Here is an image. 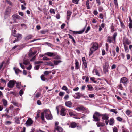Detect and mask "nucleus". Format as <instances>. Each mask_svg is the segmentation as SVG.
<instances>
[{
  "label": "nucleus",
  "mask_w": 132,
  "mask_h": 132,
  "mask_svg": "<svg viewBox=\"0 0 132 132\" xmlns=\"http://www.w3.org/2000/svg\"><path fill=\"white\" fill-rule=\"evenodd\" d=\"M72 13L69 11H68L67 12V18L68 20H69L70 15Z\"/></svg>",
  "instance_id": "nucleus-15"
},
{
  "label": "nucleus",
  "mask_w": 132,
  "mask_h": 132,
  "mask_svg": "<svg viewBox=\"0 0 132 132\" xmlns=\"http://www.w3.org/2000/svg\"><path fill=\"white\" fill-rule=\"evenodd\" d=\"M19 14L21 16L23 15L24 14L23 12H18Z\"/></svg>",
  "instance_id": "nucleus-60"
},
{
  "label": "nucleus",
  "mask_w": 132,
  "mask_h": 132,
  "mask_svg": "<svg viewBox=\"0 0 132 132\" xmlns=\"http://www.w3.org/2000/svg\"><path fill=\"white\" fill-rule=\"evenodd\" d=\"M16 87L17 88H20L21 86V84L19 82H17L16 83Z\"/></svg>",
  "instance_id": "nucleus-33"
},
{
  "label": "nucleus",
  "mask_w": 132,
  "mask_h": 132,
  "mask_svg": "<svg viewBox=\"0 0 132 132\" xmlns=\"http://www.w3.org/2000/svg\"><path fill=\"white\" fill-rule=\"evenodd\" d=\"M33 36L32 35H29L27 36L25 38V39L26 40H28L30 39H31L33 37Z\"/></svg>",
  "instance_id": "nucleus-19"
},
{
  "label": "nucleus",
  "mask_w": 132,
  "mask_h": 132,
  "mask_svg": "<svg viewBox=\"0 0 132 132\" xmlns=\"http://www.w3.org/2000/svg\"><path fill=\"white\" fill-rule=\"evenodd\" d=\"M96 3L98 4V5H100L101 4V2L100 0H96Z\"/></svg>",
  "instance_id": "nucleus-57"
},
{
  "label": "nucleus",
  "mask_w": 132,
  "mask_h": 132,
  "mask_svg": "<svg viewBox=\"0 0 132 132\" xmlns=\"http://www.w3.org/2000/svg\"><path fill=\"white\" fill-rule=\"evenodd\" d=\"M55 129L59 132H62L63 131V129L62 128L59 126H57L55 128Z\"/></svg>",
  "instance_id": "nucleus-18"
},
{
  "label": "nucleus",
  "mask_w": 132,
  "mask_h": 132,
  "mask_svg": "<svg viewBox=\"0 0 132 132\" xmlns=\"http://www.w3.org/2000/svg\"><path fill=\"white\" fill-rule=\"evenodd\" d=\"M13 36L17 38V39L20 40L22 38V36L21 34H20L18 33L16 35H13Z\"/></svg>",
  "instance_id": "nucleus-12"
},
{
  "label": "nucleus",
  "mask_w": 132,
  "mask_h": 132,
  "mask_svg": "<svg viewBox=\"0 0 132 132\" xmlns=\"http://www.w3.org/2000/svg\"><path fill=\"white\" fill-rule=\"evenodd\" d=\"M11 10V9L9 7H7L6 8V9L5 12L6 13H8Z\"/></svg>",
  "instance_id": "nucleus-45"
},
{
  "label": "nucleus",
  "mask_w": 132,
  "mask_h": 132,
  "mask_svg": "<svg viewBox=\"0 0 132 132\" xmlns=\"http://www.w3.org/2000/svg\"><path fill=\"white\" fill-rule=\"evenodd\" d=\"M108 62H106L105 63L104 65V66L103 67L108 68Z\"/></svg>",
  "instance_id": "nucleus-32"
},
{
  "label": "nucleus",
  "mask_w": 132,
  "mask_h": 132,
  "mask_svg": "<svg viewBox=\"0 0 132 132\" xmlns=\"http://www.w3.org/2000/svg\"><path fill=\"white\" fill-rule=\"evenodd\" d=\"M50 12L51 13H53L54 14H55L54 10L53 9H50Z\"/></svg>",
  "instance_id": "nucleus-41"
},
{
  "label": "nucleus",
  "mask_w": 132,
  "mask_h": 132,
  "mask_svg": "<svg viewBox=\"0 0 132 132\" xmlns=\"http://www.w3.org/2000/svg\"><path fill=\"white\" fill-rule=\"evenodd\" d=\"M13 69L16 74H18L20 71V70L16 68L15 67Z\"/></svg>",
  "instance_id": "nucleus-25"
},
{
  "label": "nucleus",
  "mask_w": 132,
  "mask_h": 132,
  "mask_svg": "<svg viewBox=\"0 0 132 132\" xmlns=\"http://www.w3.org/2000/svg\"><path fill=\"white\" fill-rule=\"evenodd\" d=\"M128 79L125 77H123L121 78L120 80V83H122L124 84H126L128 83Z\"/></svg>",
  "instance_id": "nucleus-6"
},
{
  "label": "nucleus",
  "mask_w": 132,
  "mask_h": 132,
  "mask_svg": "<svg viewBox=\"0 0 132 132\" xmlns=\"http://www.w3.org/2000/svg\"><path fill=\"white\" fill-rule=\"evenodd\" d=\"M47 64L49 65H50V66H53L54 65L51 62H47Z\"/></svg>",
  "instance_id": "nucleus-53"
},
{
  "label": "nucleus",
  "mask_w": 132,
  "mask_h": 132,
  "mask_svg": "<svg viewBox=\"0 0 132 132\" xmlns=\"http://www.w3.org/2000/svg\"><path fill=\"white\" fill-rule=\"evenodd\" d=\"M114 3L116 5V7H118V4L117 3V0H114Z\"/></svg>",
  "instance_id": "nucleus-44"
},
{
  "label": "nucleus",
  "mask_w": 132,
  "mask_h": 132,
  "mask_svg": "<svg viewBox=\"0 0 132 132\" xmlns=\"http://www.w3.org/2000/svg\"><path fill=\"white\" fill-rule=\"evenodd\" d=\"M87 87L88 88V90H93V87L90 85H87Z\"/></svg>",
  "instance_id": "nucleus-35"
},
{
  "label": "nucleus",
  "mask_w": 132,
  "mask_h": 132,
  "mask_svg": "<svg viewBox=\"0 0 132 132\" xmlns=\"http://www.w3.org/2000/svg\"><path fill=\"white\" fill-rule=\"evenodd\" d=\"M66 109L64 108H61L60 111V115L62 116H65L66 114Z\"/></svg>",
  "instance_id": "nucleus-11"
},
{
  "label": "nucleus",
  "mask_w": 132,
  "mask_h": 132,
  "mask_svg": "<svg viewBox=\"0 0 132 132\" xmlns=\"http://www.w3.org/2000/svg\"><path fill=\"white\" fill-rule=\"evenodd\" d=\"M113 132H118V130L117 128L115 127L113 129Z\"/></svg>",
  "instance_id": "nucleus-51"
},
{
  "label": "nucleus",
  "mask_w": 132,
  "mask_h": 132,
  "mask_svg": "<svg viewBox=\"0 0 132 132\" xmlns=\"http://www.w3.org/2000/svg\"><path fill=\"white\" fill-rule=\"evenodd\" d=\"M103 71L105 73H106L108 71V68L103 67Z\"/></svg>",
  "instance_id": "nucleus-40"
},
{
  "label": "nucleus",
  "mask_w": 132,
  "mask_h": 132,
  "mask_svg": "<svg viewBox=\"0 0 132 132\" xmlns=\"http://www.w3.org/2000/svg\"><path fill=\"white\" fill-rule=\"evenodd\" d=\"M117 87L118 89H120L122 90H124V88L123 87L121 83H120V84L119 85H118V86H117Z\"/></svg>",
  "instance_id": "nucleus-20"
},
{
  "label": "nucleus",
  "mask_w": 132,
  "mask_h": 132,
  "mask_svg": "<svg viewBox=\"0 0 132 132\" xmlns=\"http://www.w3.org/2000/svg\"><path fill=\"white\" fill-rule=\"evenodd\" d=\"M90 27L89 26H88L87 28V29L85 31V32L87 33L90 30Z\"/></svg>",
  "instance_id": "nucleus-54"
},
{
  "label": "nucleus",
  "mask_w": 132,
  "mask_h": 132,
  "mask_svg": "<svg viewBox=\"0 0 132 132\" xmlns=\"http://www.w3.org/2000/svg\"><path fill=\"white\" fill-rule=\"evenodd\" d=\"M23 94V92L22 89L20 90L19 92V94L20 96H22V94Z\"/></svg>",
  "instance_id": "nucleus-61"
},
{
  "label": "nucleus",
  "mask_w": 132,
  "mask_h": 132,
  "mask_svg": "<svg viewBox=\"0 0 132 132\" xmlns=\"http://www.w3.org/2000/svg\"><path fill=\"white\" fill-rule=\"evenodd\" d=\"M89 0H87L86 2V5L87 6V8L88 9H90V6H89Z\"/></svg>",
  "instance_id": "nucleus-28"
},
{
  "label": "nucleus",
  "mask_w": 132,
  "mask_h": 132,
  "mask_svg": "<svg viewBox=\"0 0 132 132\" xmlns=\"http://www.w3.org/2000/svg\"><path fill=\"white\" fill-rule=\"evenodd\" d=\"M41 80L43 81H45V78L44 77V75H41Z\"/></svg>",
  "instance_id": "nucleus-36"
},
{
  "label": "nucleus",
  "mask_w": 132,
  "mask_h": 132,
  "mask_svg": "<svg viewBox=\"0 0 132 132\" xmlns=\"http://www.w3.org/2000/svg\"><path fill=\"white\" fill-rule=\"evenodd\" d=\"M37 104L39 105H40L41 104V101L39 100H38L37 101Z\"/></svg>",
  "instance_id": "nucleus-63"
},
{
  "label": "nucleus",
  "mask_w": 132,
  "mask_h": 132,
  "mask_svg": "<svg viewBox=\"0 0 132 132\" xmlns=\"http://www.w3.org/2000/svg\"><path fill=\"white\" fill-rule=\"evenodd\" d=\"M117 35V32H115L113 35V38L114 40L115 39L116 36Z\"/></svg>",
  "instance_id": "nucleus-52"
},
{
  "label": "nucleus",
  "mask_w": 132,
  "mask_h": 132,
  "mask_svg": "<svg viewBox=\"0 0 132 132\" xmlns=\"http://www.w3.org/2000/svg\"><path fill=\"white\" fill-rule=\"evenodd\" d=\"M75 94L77 95L75 97L73 96L75 99H79L81 97L83 96V94L80 92L76 93Z\"/></svg>",
  "instance_id": "nucleus-10"
},
{
  "label": "nucleus",
  "mask_w": 132,
  "mask_h": 132,
  "mask_svg": "<svg viewBox=\"0 0 132 132\" xmlns=\"http://www.w3.org/2000/svg\"><path fill=\"white\" fill-rule=\"evenodd\" d=\"M13 107L12 105H10V106L8 108H7V109H8L9 111L12 110L13 109Z\"/></svg>",
  "instance_id": "nucleus-49"
},
{
  "label": "nucleus",
  "mask_w": 132,
  "mask_h": 132,
  "mask_svg": "<svg viewBox=\"0 0 132 132\" xmlns=\"http://www.w3.org/2000/svg\"><path fill=\"white\" fill-rule=\"evenodd\" d=\"M131 113L130 111L129 110H127L126 112V114L127 115H129Z\"/></svg>",
  "instance_id": "nucleus-46"
},
{
  "label": "nucleus",
  "mask_w": 132,
  "mask_h": 132,
  "mask_svg": "<svg viewBox=\"0 0 132 132\" xmlns=\"http://www.w3.org/2000/svg\"><path fill=\"white\" fill-rule=\"evenodd\" d=\"M110 111L111 112H113L114 113H115V114H117V111H116V110H115V109H111L110 110Z\"/></svg>",
  "instance_id": "nucleus-42"
},
{
  "label": "nucleus",
  "mask_w": 132,
  "mask_h": 132,
  "mask_svg": "<svg viewBox=\"0 0 132 132\" xmlns=\"http://www.w3.org/2000/svg\"><path fill=\"white\" fill-rule=\"evenodd\" d=\"M41 95V94L40 93H37L35 94V97L36 98H38L40 97V96Z\"/></svg>",
  "instance_id": "nucleus-34"
},
{
  "label": "nucleus",
  "mask_w": 132,
  "mask_h": 132,
  "mask_svg": "<svg viewBox=\"0 0 132 132\" xmlns=\"http://www.w3.org/2000/svg\"><path fill=\"white\" fill-rule=\"evenodd\" d=\"M111 32H113V31H115L114 29L113 24V23L111 24Z\"/></svg>",
  "instance_id": "nucleus-29"
},
{
  "label": "nucleus",
  "mask_w": 132,
  "mask_h": 132,
  "mask_svg": "<svg viewBox=\"0 0 132 132\" xmlns=\"http://www.w3.org/2000/svg\"><path fill=\"white\" fill-rule=\"evenodd\" d=\"M79 1V0H72V2L74 3L77 4Z\"/></svg>",
  "instance_id": "nucleus-47"
},
{
  "label": "nucleus",
  "mask_w": 132,
  "mask_h": 132,
  "mask_svg": "<svg viewBox=\"0 0 132 132\" xmlns=\"http://www.w3.org/2000/svg\"><path fill=\"white\" fill-rule=\"evenodd\" d=\"M44 55H47L50 57L54 56L55 55L54 53L51 52H48L45 53L44 54Z\"/></svg>",
  "instance_id": "nucleus-9"
},
{
  "label": "nucleus",
  "mask_w": 132,
  "mask_h": 132,
  "mask_svg": "<svg viewBox=\"0 0 132 132\" xmlns=\"http://www.w3.org/2000/svg\"><path fill=\"white\" fill-rule=\"evenodd\" d=\"M114 122V120L113 119H110L109 122V125H112Z\"/></svg>",
  "instance_id": "nucleus-30"
},
{
  "label": "nucleus",
  "mask_w": 132,
  "mask_h": 132,
  "mask_svg": "<svg viewBox=\"0 0 132 132\" xmlns=\"http://www.w3.org/2000/svg\"><path fill=\"white\" fill-rule=\"evenodd\" d=\"M50 73L51 72H50L49 71H46L44 72V74L46 75H47Z\"/></svg>",
  "instance_id": "nucleus-50"
},
{
  "label": "nucleus",
  "mask_w": 132,
  "mask_h": 132,
  "mask_svg": "<svg viewBox=\"0 0 132 132\" xmlns=\"http://www.w3.org/2000/svg\"><path fill=\"white\" fill-rule=\"evenodd\" d=\"M98 44L96 42L94 43L92 47L90 49L89 54V56H90L95 51L97 50L98 49Z\"/></svg>",
  "instance_id": "nucleus-2"
},
{
  "label": "nucleus",
  "mask_w": 132,
  "mask_h": 132,
  "mask_svg": "<svg viewBox=\"0 0 132 132\" xmlns=\"http://www.w3.org/2000/svg\"><path fill=\"white\" fill-rule=\"evenodd\" d=\"M80 108L81 110L84 111L87 113H88V110L87 109L82 106H80Z\"/></svg>",
  "instance_id": "nucleus-16"
},
{
  "label": "nucleus",
  "mask_w": 132,
  "mask_h": 132,
  "mask_svg": "<svg viewBox=\"0 0 132 132\" xmlns=\"http://www.w3.org/2000/svg\"><path fill=\"white\" fill-rule=\"evenodd\" d=\"M2 101L4 106L5 107H6L7 105V101L4 99H3Z\"/></svg>",
  "instance_id": "nucleus-17"
},
{
  "label": "nucleus",
  "mask_w": 132,
  "mask_h": 132,
  "mask_svg": "<svg viewBox=\"0 0 132 132\" xmlns=\"http://www.w3.org/2000/svg\"><path fill=\"white\" fill-rule=\"evenodd\" d=\"M124 49L126 53H128L129 51V50L128 47L126 45H124Z\"/></svg>",
  "instance_id": "nucleus-26"
},
{
  "label": "nucleus",
  "mask_w": 132,
  "mask_h": 132,
  "mask_svg": "<svg viewBox=\"0 0 132 132\" xmlns=\"http://www.w3.org/2000/svg\"><path fill=\"white\" fill-rule=\"evenodd\" d=\"M77 124L73 122L71 124L70 127L72 128H75L77 126Z\"/></svg>",
  "instance_id": "nucleus-24"
},
{
  "label": "nucleus",
  "mask_w": 132,
  "mask_h": 132,
  "mask_svg": "<svg viewBox=\"0 0 132 132\" xmlns=\"http://www.w3.org/2000/svg\"><path fill=\"white\" fill-rule=\"evenodd\" d=\"M44 116L46 119L48 120L51 119L52 118L51 112L49 109H46L44 111V112L41 113V117L43 121H44Z\"/></svg>",
  "instance_id": "nucleus-1"
},
{
  "label": "nucleus",
  "mask_w": 132,
  "mask_h": 132,
  "mask_svg": "<svg viewBox=\"0 0 132 132\" xmlns=\"http://www.w3.org/2000/svg\"><path fill=\"white\" fill-rule=\"evenodd\" d=\"M117 119L118 121H121L122 120V119L120 117H117Z\"/></svg>",
  "instance_id": "nucleus-59"
},
{
  "label": "nucleus",
  "mask_w": 132,
  "mask_h": 132,
  "mask_svg": "<svg viewBox=\"0 0 132 132\" xmlns=\"http://www.w3.org/2000/svg\"><path fill=\"white\" fill-rule=\"evenodd\" d=\"M75 68L77 69H79V63L78 61L77 60L75 61Z\"/></svg>",
  "instance_id": "nucleus-22"
},
{
  "label": "nucleus",
  "mask_w": 132,
  "mask_h": 132,
  "mask_svg": "<svg viewBox=\"0 0 132 132\" xmlns=\"http://www.w3.org/2000/svg\"><path fill=\"white\" fill-rule=\"evenodd\" d=\"M103 15L102 13H101L99 15L100 18L101 19H102L103 17Z\"/></svg>",
  "instance_id": "nucleus-64"
},
{
  "label": "nucleus",
  "mask_w": 132,
  "mask_h": 132,
  "mask_svg": "<svg viewBox=\"0 0 132 132\" xmlns=\"http://www.w3.org/2000/svg\"><path fill=\"white\" fill-rule=\"evenodd\" d=\"M90 80L95 83H96L97 82V81L95 80V78L94 77H91L90 78Z\"/></svg>",
  "instance_id": "nucleus-38"
},
{
  "label": "nucleus",
  "mask_w": 132,
  "mask_h": 132,
  "mask_svg": "<svg viewBox=\"0 0 132 132\" xmlns=\"http://www.w3.org/2000/svg\"><path fill=\"white\" fill-rule=\"evenodd\" d=\"M72 103L70 101H67L65 102L66 106L70 108L72 107Z\"/></svg>",
  "instance_id": "nucleus-13"
},
{
  "label": "nucleus",
  "mask_w": 132,
  "mask_h": 132,
  "mask_svg": "<svg viewBox=\"0 0 132 132\" xmlns=\"http://www.w3.org/2000/svg\"><path fill=\"white\" fill-rule=\"evenodd\" d=\"M29 63V61L27 60H25L23 61V63L26 65L28 64Z\"/></svg>",
  "instance_id": "nucleus-48"
},
{
  "label": "nucleus",
  "mask_w": 132,
  "mask_h": 132,
  "mask_svg": "<svg viewBox=\"0 0 132 132\" xmlns=\"http://www.w3.org/2000/svg\"><path fill=\"white\" fill-rule=\"evenodd\" d=\"M64 94L65 93L64 92H61L59 93V95L60 96L62 97L63 96Z\"/></svg>",
  "instance_id": "nucleus-37"
},
{
  "label": "nucleus",
  "mask_w": 132,
  "mask_h": 132,
  "mask_svg": "<svg viewBox=\"0 0 132 132\" xmlns=\"http://www.w3.org/2000/svg\"><path fill=\"white\" fill-rule=\"evenodd\" d=\"M43 60H47L49 61L51 60V59L48 58L47 57L44 56L43 57L42 59Z\"/></svg>",
  "instance_id": "nucleus-31"
},
{
  "label": "nucleus",
  "mask_w": 132,
  "mask_h": 132,
  "mask_svg": "<svg viewBox=\"0 0 132 132\" xmlns=\"http://www.w3.org/2000/svg\"><path fill=\"white\" fill-rule=\"evenodd\" d=\"M129 27L131 29L132 28V22L129 23Z\"/></svg>",
  "instance_id": "nucleus-62"
},
{
  "label": "nucleus",
  "mask_w": 132,
  "mask_h": 132,
  "mask_svg": "<svg viewBox=\"0 0 132 132\" xmlns=\"http://www.w3.org/2000/svg\"><path fill=\"white\" fill-rule=\"evenodd\" d=\"M33 121L31 118H29L26 122L25 124L27 126H31L33 123Z\"/></svg>",
  "instance_id": "nucleus-7"
},
{
  "label": "nucleus",
  "mask_w": 132,
  "mask_h": 132,
  "mask_svg": "<svg viewBox=\"0 0 132 132\" xmlns=\"http://www.w3.org/2000/svg\"><path fill=\"white\" fill-rule=\"evenodd\" d=\"M93 73H95V74L97 75L98 76H100V75L99 73V72L98 70L96 69H93Z\"/></svg>",
  "instance_id": "nucleus-14"
},
{
  "label": "nucleus",
  "mask_w": 132,
  "mask_h": 132,
  "mask_svg": "<svg viewBox=\"0 0 132 132\" xmlns=\"http://www.w3.org/2000/svg\"><path fill=\"white\" fill-rule=\"evenodd\" d=\"M101 116V115L99 112H95L93 116V118L94 119L93 120L95 121H99L100 119L98 117Z\"/></svg>",
  "instance_id": "nucleus-3"
},
{
  "label": "nucleus",
  "mask_w": 132,
  "mask_h": 132,
  "mask_svg": "<svg viewBox=\"0 0 132 132\" xmlns=\"http://www.w3.org/2000/svg\"><path fill=\"white\" fill-rule=\"evenodd\" d=\"M86 25L85 27H84V28H83V29L82 30H81L80 31H79L76 32V33L81 34V33H83L85 29V27H86ZM75 32H73V33H74Z\"/></svg>",
  "instance_id": "nucleus-21"
},
{
  "label": "nucleus",
  "mask_w": 132,
  "mask_h": 132,
  "mask_svg": "<svg viewBox=\"0 0 132 132\" xmlns=\"http://www.w3.org/2000/svg\"><path fill=\"white\" fill-rule=\"evenodd\" d=\"M16 83V81L14 80H10L7 84V86L9 88H12Z\"/></svg>",
  "instance_id": "nucleus-4"
},
{
  "label": "nucleus",
  "mask_w": 132,
  "mask_h": 132,
  "mask_svg": "<svg viewBox=\"0 0 132 132\" xmlns=\"http://www.w3.org/2000/svg\"><path fill=\"white\" fill-rule=\"evenodd\" d=\"M109 118L108 117L107 115L106 114H104L103 115V117L102 119L104 120H107Z\"/></svg>",
  "instance_id": "nucleus-23"
},
{
  "label": "nucleus",
  "mask_w": 132,
  "mask_h": 132,
  "mask_svg": "<svg viewBox=\"0 0 132 132\" xmlns=\"http://www.w3.org/2000/svg\"><path fill=\"white\" fill-rule=\"evenodd\" d=\"M4 61H3L2 63H1L0 65V70L2 68V67H3V65L4 64Z\"/></svg>",
  "instance_id": "nucleus-58"
},
{
  "label": "nucleus",
  "mask_w": 132,
  "mask_h": 132,
  "mask_svg": "<svg viewBox=\"0 0 132 132\" xmlns=\"http://www.w3.org/2000/svg\"><path fill=\"white\" fill-rule=\"evenodd\" d=\"M0 81L2 82H4L5 83V84H6V81L4 80L3 78H1L0 79Z\"/></svg>",
  "instance_id": "nucleus-56"
},
{
  "label": "nucleus",
  "mask_w": 132,
  "mask_h": 132,
  "mask_svg": "<svg viewBox=\"0 0 132 132\" xmlns=\"http://www.w3.org/2000/svg\"><path fill=\"white\" fill-rule=\"evenodd\" d=\"M62 89L66 91L68 90V88L65 86H63L62 87Z\"/></svg>",
  "instance_id": "nucleus-43"
},
{
  "label": "nucleus",
  "mask_w": 132,
  "mask_h": 132,
  "mask_svg": "<svg viewBox=\"0 0 132 132\" xmlns=\"http://www.w3.org/2000/svg\"><path fill=\"white\" fill-rule=\"evenodd\" d=\"M12 17L14 21V23H17L16 19L20 20L21 19V18L19 15L16 14L13 15L12 16Z\"/></svg>",
  "instance_id": "nucleus-5"
},
{
  "label": "nucleus",
  "mask_w": 132,
  "mask_h": 132,
  "mask_svg": "<svg viewBox=\"0 0 132 132\" xmlns=\"http://www.w3.org/2000/svg\"><path fill=\"white\" fill-rule=\"evenodd\" d=\"M54 64L55 65H57L58 64L61 62V61L60 60H55L54 61Z\"/></svg>",
  "instance_id": "nucleus-27"
},
{
  "label": "nucleus",
  "mask_w": 132,
  "mask_h": 132,
  "mask_svg": "<svg viewBox=\"0 0 132 132\" xmlns=\"http://www.w3.org/2000/svg\"><path fill=\"white\" fill-rule=\"evenodd\" d=\"M131 43V42L127 38H125L123 39V44L124 45L126 44L129 45Z\"/></svg>",
  "instance_id": "nucleus-8"
},
{
  "label": "nucleus",
  "mask_w": 132,
  "mask_h": 132,
  "mask_svg": "<svg viewBox=\"0 0 132 132\" xmlns=\"http://www.w3.org/2000/svg\"><path fill=\"white\" fill-rule=\"evenodd\" d=\"M96 125H97V127H100V126H102L103 125H102V124L100 122H98L97 123H96Z\"/></svg>",
  "instance_id": "nucleus-39"
},
{
  "label": "nucleus",
  "mask_w": 132,
  "mask_h": 132,
  "mask_svg": "<svg viewBox=\"0 0 132 132\" xmlns=\"http://www.w3.org/2000/svg\"><path fill=\"white\" fill-rule=\"evenodd\" d=\"M69 96L68 95H66L65 97H64V99L65 100L68 99L69 98Z\"/></svg>",
  "instance_id": "nucleus-55"
}]
</instances>
